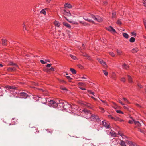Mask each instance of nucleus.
Returning a JSON list of instances; mask_svg holds the SVG:
<instances>
[{
    "label": "nucleus",
    "mask_w": 146,
    "mask_h": 146,
    "mask_svg": "<svg viewBox=\"0 0 146 146\" xmlns=\"http://www.w3.org/2000/svg\"><path fill=\"white\" fill-rule=\"evenodd\" d=\"M138 86L140 88H141L142 87V86L139 84H138Z\"/></svg>",
    "instance_id": "obj_56"
},
{
    "label": "nucleus",
    "mask_w": 146,
    "mask_h": 146,
    "mask_svg": "<svg viewBox=\"0 0 146 146\" xmlns=\"http://www.w3.org/2000/svg\"><path fill=\"white\" fill-rule=\"evenodd\" d=\"M116 111L117 112V113H122V114H123V112H122V111H121V110H117Z\"/></svg>",
    "instance_id": "obj_43"
},
{
    "label": "nucleus",
    "mask_w": 146,
    "mask_h": 146,
    "mask_svg": "<svg viewBox=\"0 0 146 146\" xmlns=\"http://www.w3.org/2000/svg\"><path fill=\"white\" fill-rule=\"evenodd\" d=\"M61 89L62 90H67V89L64 87H61Z\"/></svg>",
    "instance_id": "obj_49"
},
{
    "label": "nucleus",
    "mask_w": 146,
    "mask_h": 146,
    "mask_svg": "<svg viewBox=\"0 0 146 146\" xmlns=\"http://www.w3.org/2000/svg\"><path fill=\"white\" fill-rule=\"evenodd\" d=\"M40 13H41L43 14L44 15H45L46 14V12L45 11V10H42L40 12Z\"/></svg>",
    "instance_id": "obj_38"
},
{
    "label": "nucleus",
    "mask_w": 146,
    "mask_h": 146,
    "mask_svg": "<svg viewBox=\"0 0 146 146\" xmlns=\"http://www.w3.org/2000/svg\"><path fill=\"white\" fill-rule=\"evenodd\" d=\"M118 102H119V103H120L121 105H124V104H123L122 101L120 100H118Z\"/></svg>",
    "instance_id": "obj_51"
},
{
    "label": "nucleus",
    "mask_w": 146,
    "mask_h": 146,
    "mask_svg": "<svg viewBox=\"0 0 146 146\" xmlns=\"http://www.w3.org/2000/svg\"><path fill=\"white\" fill-rule=\"evenodd\" d=\"M106 29L111 33L114 34L116 33L115 30L111 26H110L106 28Z\"/></svg>",
    "instance_id": "obj_8"
},
{
    "label": "nucleus",
    "mask_w": 146,
    "mask_h": 146,
    "mask_svg": "<svg viewBox=\"0 0 146 146\" xmlns=\"http://www.w3.org/2000/svg\"><path fill=\"white\" fill-rule=\"evenodd\" d=\"M121 81L123 82H125L126 81L124 77L122 78L121 79Z\"/></svg>",
    "instance_id": "obj_39"
},
{
    "label": "nucleus",
    "mask_w": 146,
    "mask_h": 146,
    "mask_svg": "<svg viewBox=\"0 0 146 146\" xmlns=\"http://www.w3.org/2000/svg\"><path fill=\"white\" fill-rule=\"evenodd\" d=\"M70 70L74 74H75L76 73V71L74 69L71 68L70 69Z\"/></svg>",
    "instance_id": "obj_27"
},
{
    "label": "nucleus",
    "mask_w": 146,
    "mask_h": 146,
    "mask_svg": "<svg viewBox=\"0 0 146 146\" xmlns=\"http://www.w3.org/2000/svg\"><path fill=\"white\" fill-rule=\"evenodd\" d=\"M131 34L132 35H134V36H136V33L134 32H132L131 33Z\"/></svg>",
    "instance_id": "obj_53"
},
{
    "label": "nucleus",
    "mask_w": 146,
    "mask_h": 146,
    "mask_svg": "<svg viewBox=\"0 0 146 146\" xmlns=\"http://www.w3.org/2000/svg\"><path fill=\"white\" fill-rule=\"evenodd\" d=\"M64 14L68 16H71V14L70 12L68 10H63Z\"/></svg>",
    "instance_id": "obj_14"
},
{
    "label": "nucleus",
    "mask_w": 146,
    "mask_h": 146,
    "mask_svg": "<svg viewBox=\"0 0 146 146\" xmlns=\"http://www.w3.org/2000/svg\"><path fill=\"white\" fill-rule=\"evenodd\" d=\"M79 88L80 89H81L82 90H86V89L85 88H83V87H80Z\"/></svg>",
    "instance_id": "obj_57"
},
{
    "label": "nucleus",
    "mask_w": 146,
    "mask_h": 146,
    "mask_svg": "<svg viewBox=\"0 0 146 146\" xmlns=\"http://www.w3.org/2000/svg\"><path fill=\"white\" fill-rule=\"evenodd\" d=\"M46 1L47 2L49 3L50 1L51 0H46Z\"/></svg>",
    "instance_id": "obj_61"
},
{
    "label": "nucleus",
    "mask_w": 146,
    "mask_h": 146,
    "mask_svg": "<svg viewBox=\"0 0 146 146\" xmlns=\"http://www.w3.org/2000/svg\"><path fill=\"white\" fill-rule=\"evenodd\" d=\"M128 144L130 146H135V144L131 141H129Z\"/></svg>",
    "instance_id": "obj_29"
},
{
    "label": "nucleus",
    "mask_w": 146,
    "mask_h": 146,
    "mask_svg": "<svg viewBox=\"0 0 146 146\" xmlns=\"http://www.w3.org/2000/svg\"><path fill=\"white\" fill-rule=\"evenodd\" d=\"M122 66L123 68L125 69H127L128 68H129V66H127L125 64H123Z\"/></svg>",
    "instance_id": "obj_25"
},
{
    "label": "nucleus",
    "mask_w": 146,
    "mask_h": 146,
    "mask_svg": "<svg viewBox=\"0 0 146 146\" xmlns=\"http://www.w3.org/2000/svg\"><path fill=\"white\" fill-rule=\"evenodd\" d=\"M3 92L2 89L0 88V96L3 95Z\"/></svg>",
    "instance_id": "obj_45"
},
{
    "label": "nucleus",
    "mask_w": 146,
    "mask_h": 146,
    "mask_svg": "<svg viewBox=\"0 0 146 146\" xmlns=\"http://www.w3.org/2000/svg\"><path fill=\"white\" fill-rule=\"evenodd\" d=\"M127 76H128V81L129 82L131 83H133V82L132 81V78L131 77V76L129 75H128Z\"/></svg>",
    "instance_id": "obj_20"
},
{
    "label": "nucleus",
    "mask_w": 146,
    "mask_h": 146,
    "mask_svg": "<svg viewBox=\"0 0 146 146\" xmlns=\"http://www.w3.org/2000/svg\"><path fill=\"white\" fill-rule=\"evenodd\" d=\"M82 55L86 57L87 59H88L89 60H90L89 56L86 53H83Z\"/></svg>",
    "instance_id": "obj_30"
},
{
    "label": "nucleus",
    "mask_w": 146,
    "mask_h": 146,
    "mask_svg": "<svg viewBox=\"0 0 146 146\" xmlns=\"http://www.w3.org/2000/svg\"><path fill=\"white\" fill-rule=\"evenodd\" d=\"M63 24L64 25L66 26L69 28H70L71 27L70 25L67 23H63Z\"/></svg>",
    "instance_id": "obj_21"
},
{
    "label": "nucleus",
    "mask_w": 146,
    "mask_h": 146,
    "mask_svg": "<svg viewBox=\"0 0 146 146\" xmlns=\"http://www.w3.org/2000/svg\"><path fill=\"white\" fill-rule=\"evenodd\" d=\"M32 84H33V85H35V86L38 85V83L35 82H33L32 83Z\"/></svg>",
    "instance_id": "obj_52"
},
{
    "label": "nucleus",
    "mask_w": 146,
    "mask_h": 146,
    "mask_svg": "<svg viewBox=\"0 0 146 146\" xmlns=\"http://www.w3.org/2000/svg\"><path fill=\"white\" fill-rule=\"evenodd\" d=\"M60 100H56L55 101V103H56V106H57V104L60 103Z\"/></svg>",
    "instance_id": "obj_41"
},
{
    "label": "nucleus",
    "mask_w": 146,
    "mask_h": 146,
    "mask_svg": "<svg viewBox=\"0 0 146 146\" xmlns=\"http://www.w3.org/2000/svg\"><path fill=\"white\" fill-rule=\"evenodd\" d=\"M135 39L133 37H131L129 39V41L131 43H133L135 41Z\"/></svg>",
    "instance_id": "obj_28"
},
{
    "label": "nucleus",
    "mask_w": 146,
    "mask_h": 146,
    "mask_svg": "<svg viewBox=\"0 0 146 146\" xmlns=\"http://www.w3.org/2000/svg\"><path fill=\"white\" fill-rule=\"evenodd\" d=\"M6 88L7 90L10 91V92L12 94H15L17 93V91H16V87L13 86H7Z\"/></svg>",
    "instance_id": "obj_2"
},
{
    "label": "nucleus",
    "mask_w": 146,
    "mask_h": 146,
    "mask_svg": "<svg viewBox=\"0 0 146 146\" xmlns=\"http://www.w3.org/2000/svg\"><path fill=\"white\" fill-rule=\"evenodd\" d=\"M118 121H121H121H123V120L121 119L120 118H119V119L118 120Z\"/></svg>",
    "instance_id": "obj_60"
},
{
    "label": "nucleus",
    "mask_w": 146,
    "mask_h": 146,
    "mask_svg": "<svg viewBox=\"0 0 146 146\" xmlns=\"http://www.w3.org/2000/svg\"><path fill=\"white\" fill-rule=\"evenodd\" d=\"M82 111H83L84 113L86 114H89L90 115H91L90 118H91L92 119L94 120L95 119H98V121H100L99 119L98 118H97V117L96 115H91V113L90 112V111L86 110V109H84Z\"/></svg>",
    "instance_id": "obj_3"
},
{
    "label": "nucleus",
    "mask_w": 146,
    "mask_h": 146,
    "mask_svg": "<svg viewBox=\"0 0 146 146\" xmlns=\"http://www.w3.org/2000/svg\"><path fill=\"white\" fill-rule=\"evenodd\" d=\"M134 124L135 125L138 127H140L141 125V123L138 121H134Z\"/></svg>",
    "instance_id": "obj_23"
},
{
    "label": "nucleus",
    "mask_w": 146,
    "mask_h": 146,
    "mask_svg": "<svg viewBox=\"0 0 146 146\" xmlns=\"http://www.w3.org/2000/svg\"><path fill=\"white\" fill-rule=\"evenodd\" d=\"M116 15V13L115 12H113L112 13V19L115 18Z\"/></svg>",
    "instance_id": "obj_33"
},
{
    "label": "nucleus",
    "mask_w": 146,
    "mask_h": 146,
    "mask_svg": "<svg viewBox=\"0 0 146 146\" xmlns=\"http://www.w3.org/2000/svg\"><path fill=\"white\" fill-rule=\"evenodd\" d=\"M109 53L112 57H114L115 56V54L113 52H109Z\"/></svg>",
    "instance_id": "obj_34"
},
{
    "label": "nucleus",
    "mask_w": 146,
    "mask_h": 146,
    "mask_svg": "<svg viewBox=\"0 0 146 146\" xmlns=\"http://www.w3.org/2000/svg\"><path fill=\"white\" fill-rule=\"evenodd\" d=\"M117 23L118 25H121V22L120 19H118L117 22Z\"/></svg>",
    "instance_id": "obj_35"
},
{
    "label": "nucleus",
    "mask_w": 146,
    "mask_h": 146,
    "mask_svg": "<svg viewBox=\"0 0 146 146\" xmlns=\"http://www.w3.org/2000/svg\"><path fill=\"white\" fill-rule=\"evenodd\" d=\"M102 123L103 125L107 129H109L110 128V127L109 123H107L106 122L104 121H102Z\"/></svg>",
    "instance_id": "obj_10"
},
{
    "label": "nucleus",
    "mask_w": 146,
    "mask_h": 146,
    "mask_svg": "<svg viewBox=\"0 0 146 146\" xmlns=\"http://www.w3.org/2000/svg\"><path fill=\"white\" fill-rule=\"evenodd\" d=\"M67 78L68 79L69 81H71L72 79V78L69 76H67Z\"/></svg>",
    "instance_id": "obj_50"
},
{
    "label": "nucleus",
    "mask_w": 146,
    "mask_h": 146,
    "mask_svg": "<svg viewBox=\"0 0 146 146\" xmlns=\"http://www.w3.org/2000/svg\"><path fill=\"white\" fill-rule=\"evenodd\" d=\"M40 62L42 64H44L46 63V62H45L42 60H40Z\"/></svg>",
    "instance_id": "obj_44"
},
{
    "label": "nucleus",
    "mask_w": 146,
    "mask_h": 146,
    "mask_svg": "<svg viewBox=\"0 0 146 146\" xmlns=\"http://www.w3.org/2000/svg\"><path fill=\"white\" fill-rule=\"evenodd\" d=\"M51 66V64H48L46 65V66L47 67H50Z\"/></svg>",
    "instance_id": "obj_55"
},
{
    "label": "nucleus",
    "mask_w": 146,
    "mask_h": 146,
    "mask_svg": "<svg viewBox=\"0 0 146 146\" xmlns=\"http://www.w3.org/2000/svg\"><path fill=\"white\" fill-rule=\"evenodd\" d=\"M103 73L104 74L105 76H107L108 74V72L106 71L105 70H103Z\"/></svg>",
    "instance_id": "obj_37"
},
{
    "label": "nucleus",
    "mask_w": 146,
    "mask_h": 146,
    "mask_svg": "<svg viewBox=\"0 0 146 146\" xmlns=\"http://www.w3.org/2000/svg\"><path fill=\"white\" fill-rule=\"evenodd\" d=\"M123 36L126 39H128L129 38V35L127 33H123Z\"/></svg>",
    "instance_id": "obj_22"
},
{
    "label": "nucleus",
    "mask_w": 146,
    "mask_h": 146,
    "mask_svg": "<svg viewBox=\"0 0 146 146\" xmlns=\"http://www.w3.org/2000/svg\"><path fill=\"white\" fill-rule=\"evenodd\" d=\"M108 1L107 0H106L105 1H104L103 2V4L104 5H106L108 4Z\"/></svg>",
    "instance_id": "obj_40"
},
{
    "label": "nucleus",
    "mask_w": 146,
    "mask_h": 146,
    "mask_svg": "<svg viewBox=\"0 0 146 146\" xmlns=\"http://www.w3.org/2000/svg\"><path fill=\"white\" fill-rule=\"evenodd\" d=\"M19 95L20 96V97L23 98H26L28 96V95L27 94L24 92L20 93Z\"/></svg>",
    "instance_id": "obj_12"
},
{
    "label": "nucleus",
    "mask_w": 146,
    "mask_h": 146,
    "mask_svg": "<svg viewBox=\"0 0 146 146\" xmlns=\"http://www.w3.org/2000/svg\"><path fill=\"white\" fill-rule=\"evenodd\" d=\"M139 131L141 133H145V131L144 130H142L141 129H139Z\"/></svg>",
    "instance_id": "obj_48"
},
{
    "label": "nucleus",
    "mask_w": 146,
    "mask_h": 146,
    "mask_svg": "<svg viewBox=\"0 0 146 146\" xmlns=\"http://www.w3.org/2000/svg\"><path fill=\"white\" fill-rule=\"evenodd\" d=\"M119 141L118 139H114L111 143V146H119Z\"/></svg>",
    "instance_id": "obj_7"
},
{
    "label": "nucleus",
    "mask_w": 146,
    "mask_h": 146,
    "mask_svg": "<svg viewBox=\"0 0 146 146\" xmlns=\"http://www.w3.org/2000/svg\"><path fill=\"white\" fill-rule=\"evenodd\" d=\"M64 6L65 8L71 9L72 8V6L69 3H67L65 4L64 5Z\"/></svg>",
    "instance_id": "obj_13"
},
{
    "label": "nucleus",
    "mask_w": 146,
    "mask_h": 146,
    "mask_svg": "<svg viewBox=\"0 0 146 146\" xmlns=\"http://www.w3.org/2000/svg\"><path fill=\"white\" fill-rule=\"evenodd\" d=\"M138 50H139L137 48H135L132 50V52L133 53H136L137 52Z\"/></svg>",
    "instance_id": "obj_24"
},
{
    "label": "nucleus",
    "mask_w": 146,
    "mask_h": 146,
    "mask_svg": "<svg viewBox=\"0 0 146 146\" xmlns=\"http://www.w3.org/2000/svg\"><path fill=\"white\" fill-rule=\"evenodd\" d=\"M97 60L100 64L103 66L104 68H106L107 67V65H106L105 62L104 61L102 60L99 58H97Z\"/></svg>",
    "instance_id": "obj_9"
},
{
    "label": "nucleus",
    "mask_w": 146,
    "mask_h": 146,
    "mask_svg": "<svg viewBox=\"0 0 146 146\" xmlns=\"http://www.w3.org/2000/svg\"><path fill=\"white\" fill-rule=\"evenodd\" d=\"M130 118L131 119L129 121L128 123L131 124H133V123H134V121H136L133 119L132 117H130Z\"/></svg>",
    "instance_id": "obj_17"
},
{
    "label": "nucleus",
    "mask_w": 146,
    "mask_h": 146,
    "mask_svg": "<svg viewBox=\"0 0 146 146\" xmlns=\"http://www.w3.org/2000/svg\"><path fill=\"white\" fill-rule=\"evenodd\" d=\"M60 109H62L63 108L67 109L68 108H72L71 106L68 103L66 102H61L57 104V106H56V107Z\"/></svg>",
    "instance_id": "obj_1"
},
{
    "label": "nucleus",
    "mask_w": 146,
    "mask_h": 146,
    "mask_svg": "<svg viewBox=\"0 0 146 146\" xmlns=\"http://www.w3.org/2000/svg\"><path fill=\"white\" fill-rule=\"evenodd\" d=\"M85 20H87L89 21H91V20L90 19H85Z\"/></svg>",
    "instance_id": "obj_58"
},
{
    "label": "nucleus",
    "mask_w": 146,
    "mask_h": 146,
    "mask_svg": "<svg viewBox=\"0 0 146 146\" xmlns=\"http://www.w3.org/2000/svg\"><path fill=\"white\" fill-rule=\"evenodd\" d=\"M117 53V54L120 55H121L122 53V51L120 50H119L118 49H117L116 50Z\"/></svg>",
    "instance_id": "obj_26"
},
{
    "label": "nucleus",
    "mask_w": 146,
    "mask_h": 146,
    "mask_svg": "<svg viewBox=\"0 0 146 146\" xmlns=\"http://www.w3.org/2000/svg\"><path fill=\"white\" fill-rule=\"evenodd\" d=\"M108 117L109 118H110L111 119L114 120L115 121H117V120L119 119V118L116 117H114L112 116L111 115H108Z\"/></svg>",
    "instance_id": "obj_15"
},
{
    "label": "nucleus",
    "mask_w": 146,
    "mask_h": 146,
    "mask_svg": "<svg viewBox=\"0 0 146 146\" xmlns=\"http://www.w3.org/2000/svg\"><path fill=\"white\" fill-rule=\"evenodd\" d=\"M88 92L90 94H91L92 95H94V93L93 92H92L91 90H88Z\"/></svg>",
    "instance_id": "obj_46"
},
{
    "label": "nucleus",
    "mask_w": 146,
    "mask_h": 146,
    "mask_svg": "<svg viewBox=\"0 0 146 146\" xmlns=\"http://www.w3.org/2000/svg\"><path fill=\"white\" fill-rule=\"evenodd\" d=\"M49 104L50 106H52L54 108L56 107V103H55V101L50 100L49 101Z\"/></svg>",
    "instance_id": "obj_11"
},
{
    "label": "nucleus",
    "mask_w": 146,
    "mask_h": 146,
    "mask_svg": "<svg viewBox=\"0 0 146 146\" xmlns=\"http://www.w3.org/2000/svg\"><path fill=\"white\" fill-rule=\"evenodd\" d=\"M50 70L52 71H53L54 70V68L52 67H51Z\"/></svg>",
    "instance_id": "obj_54"
},
{
    "label": "nucleus",
    "mask_w": 146,
    "mask_h": 146,
    "mask_svg": "<svg viewBox=\"0 0 146 146\" xmlns=\"http://www.w3.org/2000/svg\"><path fill=\"white\" fill-rule=\"evenodd\" d=\"M99 108L101 110V112L102 113H103L105 112L104 110V108H102L101 107H100Z\"/></svg>",
    "instance_id": "obj_36"
},
{
    "label": "nucleus",
    "mask_w": 146,
    "mask_h": 146,
    "mask_svg": "<svg viewBox=\"0 0 146 146\" xmlns=\"http://www.w3.org/2000/svg\"><path fill=\"white\" fill-rule=\"evenodd\" d=\"M124 109H128V108L126 106H124Z\"/></svg>",
    "instance_id": "obj_59"
},
{
    "label": "nucleus",
    "mask_w": 146,
    "mask_h": 146,
    "mask_svg": "<svg viewBox=\"0 0 146 146\" xmlns=\"http://www.w3.org/2000/svg\"><path fill=\"white\" fill-rule=\"evenodd\" d=\"M91 16L94 19L97 21L100 22H102L103 20L102 18L98 17L97 15H95L93 14H91Z\"/></svg>",
    "instance_id": "obj_4"
},
{
    "label": "nucleus",
    "mask_w": 146,
    "mask_h": 146,
    "mask_svg": "<svg viewBox=\"0 0 146 146\" xmlns=\"http://www.w3.org/2000/svg\"><path fill=\"white\" fill-rule=\"evenodd\" d=\"M91 97L93 98V99H94V100H96V98H94V97H93V96H91Z\"/></svg>",
    "instance_id": "obj_62"
},
{
    "label": "nucleus",
    "mask_w": 146,
    "mask_h": 146,
    "mask_svg": "<svg viewBox=\"0 0 146 146\" xmlns=\"http://www.w3.org/2000/svg\"><path fill=\"white\" fill-rule=\"evenodd\" d=\"M123 100L124 101H125V102H126V103H127L128 104H129L130 103V102H129L128 101V100L126 99V98H123Z\"/></svg>",
    "instance_id": "obj_32"
},
{
    "label": "nucleus",
    "mask_w": 146,
    "mask_h": 146,
    "mask_svg": "<svg viewBox=\"0 0 146 146\" xmlns=\"http://www.w3.org/2000/svg\"><path fill=\"white\" fill-rule=\"evenodd\" d=\"M3 65L2 64H0V67H3Z\"/></svg>",
    "instance_id": "obj_64"
},
{
    "label": "nucleus",
    "mask_w": 146,
    "mask_h": 146,
    "mask_svg": "<svg viewBox=\"0 0 146 146\" xmlns=\"http://www.w3.org/2000/svg\"><path fill=\"white\" fill-rule=\"evenodd\" d=\"M107 134L108 135H110L111 136L113 137H117V134L113 131L111 130L110 131H107Z\"/></svg>",
    "instance_id": "obj_6"
},
{
    "label": "nucleus",
    "mask_w": 146,
    "mask_h": 146,
    "mask_svg": "<svg viewBox=\"0 0 146 146\" xmlns=\"http://www.w3.org/2000/svg\"><path fill=\"white\" fill-rule=\"evenodd\" d=\"M120 144L121 146H126L125 142L122 140H121L120 142L119 143Z\"/></svg>",
    "instance_id": "obj_16"
},
{
    "label": "nucleus",
    "mask_w": 146,
    "mask_h": 146,
    "mask_svg": "<svg viewBox=\"0 0 146 146\" xmlns=\"http://www.w3.org/2000/svg\"><path fill=\"white\" fill-rule=\"evenodd\" d=\"M54 24L56 26L58 27H59V26L60 25V24L59 23L58 21H56L54 22Z\"/></svg>",
    "instance_id": "obj_18"
},
{
    "label": "nucleus",
    "mask_w": 146,
    "mask_h": 146,
    "mask_svg": "<svg viewBox=\"0 0 146 146\" xmlns=\"http://www.w3.org/2000/svg\"><path fill=\"white\" fill-rule=\"evenodd\" d=\"M10 65L13 66H14L13 67H9L8 68L7 70L9 71H15L16 69V68L18 67V66L15 63H11Z\"/></svg>",
    "instance_id": "obj_5"
},
{
    "label": "nucleus",
    "mask_w": 146,
    "mask_h": 146,
    "mask_svg": "<svg viewBox=\"0 0 146 146\" xmlns=\"http://www.w3.org/2000/svg\"><path fill=\"white\" fill-rule=\"evenodd\" d=\"M118 134L119 135L121 136L123 138V137H125V135L123 134L122 133H121L119 132H118Z\"/></svg>",
    "instance_id": "obj_42"
},
{
    "label": "nucleus",
    "mask_w": 146,
    "mask_h": 146,
    "mask_svg": "<svg viewBox=\"0 0 146 146\" xmlns=\"http://www.w3.org/2000/svg\"><path fill=\"white\" fill-rule=\"evenodd\" d=\"M82 79H86V78L84 77H82L81 78Z\"/></svg>",
    "instance_id": "obj_63"
},
{
    "label": "nucleus",
    "mask_w": 146,
    "mask_h": 146,
    "mask_svg": "<svg viewBox=\"0 0 146 146\" xmlns=\"http://www.w3.org/2000/svg\"><path fill=\"white\" fill-rule=\"evenodd\" d=\"M100 100L103 103H104V104L106 106L108 105V104L106 103V101H104L102 100Z\"/></svg>",
    "instance_id": "obj_47"
},
{
    "label": "nucleus",
    "mask_w": 146,
    "mask_h": 146,
    "mask_svg": "<svg viewBox=\"0 0 146 146\" xmlns=\"http://www.w3.org/2000/svg\"><path fill=\"white\" fill-rule=\"evenodd\" d=\"M70 56L74 60H77V58L76 57L70 54Z\"/></svg>",
    "instance_id": "obj_31"
},
{
    "label": "nucleus",
    "mask_w": 146,
    "mask_h": 146,
    "mask_svg": "<svg viewBox=\"0 0 146 146\" xmlns=\"http://www.w3.org/2000/svg\"><path fill=\"white\" fill-rule=\"evenodd\" d=\"M7 40L6 39H2V44L3 45H7Z\"/></svg>",
    "instance_id": "obj_19"
}]
</instances>
